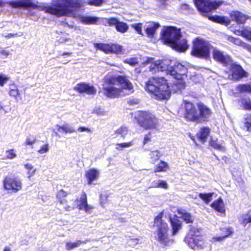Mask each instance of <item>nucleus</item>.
<instances>
[{
  "label": "nucleus",
  "instance_id": "1",
  "mask_svg": "<svg viewBox=\"0 0 251 251\" xmlns=\"http://www.w3.org/2000/svg\"><path fill=\"white\" fill-rule=\"evenodd\" d=\"M84 0H57L54 7L48 8L47 12L57 16L76 17L78 10L85 6Z\"/></svg>",
  "mask_w": 251,
  "mask_h": 251
},
{
  "label": "nucleus",
  "instance_id": "2",
  "mask_svg": "<svg viewBox=\"0 0 251 251\" xmlns=\"http://www.w3.org/2000/svg\"><path fill=\"white\" fill-rule=\"evenodd\" d=\"M185 118L191 121L201 123L207 121L212 114L211 110L201 102L196 104L185 100Z\"/></svg>",
  "mask_w": 251,
  "mask_h": 251
},
{
  "label": "nucleus",
  "instance_id": "3",
  "mask_svg": "<svg viewBox=\"0 0 251 251\" xmlns=\"http://www.w3.org/2000/svg\"><path fill=\"white\" fill-rule=\"evenodd\" d=\"M164 42L172 49L179 52H184L189 45L185 39L180 40L181 32L179 28L174 26L165 27L161 31Z\"/></svg>",
  "mask_w": 251,
  "mask_h": 251
},
{
  "label": "nucleus",
  "instance_id": "4",
  "mask_svg": "<svg viewBox=\"0 0 251 251\" xmlns=\"http://www.w3.org/2000/svg\"><path fill=\"white\" fill-rule=\"evenodd\" d=\"M145 89L153 94L156 99H167L170 97V87L167 79L163 77L150 79L146 83Z\"/></svg>",
  "mask_w": 251,
  "mask_h": 251
},
{
  "label": "nucleus",
  "instance_id": "5",
  "mask_svg": "<svg viewBox=\"0 0 251 251\" xmlns=\"http://www.w3.org/2000/svg\"><path fill=\"white\" fill-rule=\"evenodd\" d=\"M163 213L161 212L154 219V226L157 227L156 239L162 245L170 246L173 244L174 241L168 237V224L162 220Z\"/></svg>",
  "mask_w": 251,
  "mask_h": 251
},
{
  "label": "nucleus",
  "instance_id": "6",
  "mask_svg": "<svg viewBox=\"0 0 251 251\" xmlns=\"http://www.w3.org/2000/svg\"><path fill=\"white\" fill-rule=\"evenodd\" d=\"M209 43L201 38H197L193 42L191 54L197 57L206 58L210 54Z\"/></svg>",
  "mask_w": 251,
  "mask_h": 251
},
{
  "label": "nucleus",
  "instance_id": "7",
  "mask_svg": "<svg viewBox=\"0 0 251 251\" xmlns=\"http://www.w3.org/2000/svg\"><path fill=\"white\" fill-rule=\"evenodd\" d=\"M140 126L146 129L156 128L158 125L157 119L151 113L146 112H140L138 119Z\"/></svg>",
  "mask_w": 251,
  "mask_h": 251
},
{
  "label": "nucleus",
  "instance_id": "8",
  "mask_svg": "<svg viewBox=\"0 0 251 251\" xmlns=\"http://www.w3.org/2000/svg\"><path fill=\"white\" fill-rule=\"evenodd\" d=\"M184 241L192 249H202L206 246L203 237L199 235L198 231H191L185 237Z\"/></svg>",
  "mask_w": 251,
  "mask_h": 251
},
{
  "label": "nucleus",
  "instance_id": "9",
  "mask_svg": "<svg viewBox=\"0 0 251 251\" xmlns=\"http://www.w3.org/2000/svg\"><path fill=\"white\" fill-rule=\"evenodd\" d=\"M4 188L12 193H17L23 187L22 180L17 177L6 176L3 181Z\"/></svg>",
  "mask_w": 251,
  "mask_h": 251
},
{
  "label": "nucleus",
  "instance_id": "10",
  "mask_svg": "<svg viewBox=\"0 0 251 251\" xmlns=\"http://www.w3.org/2000/svg\"><path fill=\"white\" fill-rule=\"evenodd\" d=\"M220 1L215 0H195L198 9L202 12H209L217 9L220 5Z\"/></svg>",
  "mask_w": 251,
  "mask_h": 251
},
{
  "label": "nucleus",
  "instance_id": "11",
  "mask_svg": "<svg viewBox=\"0 0 251 251\" xmlns=\"http://www.w3.org/2000/svg\"><path fill=\"white\" fill-rule=\"evenodd\" d=\"M103 23L105 26H114L116 30L121 33H126L129 29L126 23L120 21L115 17L105 18Z\"/></svg>",
  "mask_w": 251,
  "mask_h": 251
},
{
  "label": "nucleus",
  "instance_id": "12",
  "mask_svg": "<svg viewBox=\"0 0 251 251\" xmlns=\"http://www.w3.org/2000/svg\"><path fill=\"white\" fill-rule=\"evenodd\" d=\"M171 70H169V75L173 78H181L185 75L187 72L186 67L179 63H176L173 66H171Z\"/></svg>",
  "mask_w": 251,
  "mask_h": 251
},
{
  "label": "nucleus",
  "instance_id": "13",
  "mask_svg": "<svg viewBox=\"0 0 251 251\" xmlns=\"http://www.w3.org/2000/svg\"><path fill=\"white\" fill-rule=\"evenodd\" d=\"M213 58L217 61L221 63L224 66H227L230 64L231 61L230 57L228 55H225L218 49L214 48L212 50Z\"/></svg>",
  "mask_w": 251,
  "mask_h": 251
},
{
  "label": "nucleus",
  "instance_id": "14",
  "mask_svg": "<svg viewBox=\"0 0 251 251\" xmlns=\"http://www.w3.org/2000/svg\"><path fill=\"white\" fill-rule=\"evenodd\" d=\"M74 90L80 93H85L87 95H95L96 89L92 85L82 82L78 83L74 87Z\"/></svg>",
  "mask_w": 251,
  "mask_h": 251
},
{
  "label": "nucleus",
  "instance_id": "15",
  "mask_svg": "<svg viewBox=\"0 0 251 251\" xmlns=\"http://www.w3.org/2000/svg\"><path fill=\"white\" fill-rule=\"evenodd\" d=\"M103 91L104 94L108 98H115L122 93V90L116 88L111 84H105L103 86Z\"/></svg>",
  "mask_w": 251,
  "mask_h": 251
},
{
  "label": "nucleus",
  "instance_id": "16",
  "mask_svg": "<svg viewBox=\"0 0 251 251\" xmlns=\"http://www.w3.org/2000/svg\"><path fill=\"white\" fill-rule=\"evenodd\" d=\"M76 203L77 208L79 210H84L86 213H90L91 210L94 208L93 207L88 204L87 197L85 193H83L80 198L79 199L76 200Z\"/></svg>",
  "mask_w": 251,
  "mask_h": 251
},
{
  "label": "nucleus",
  "instance_id": "17",
  "mask_svg": "<svg viewBox=\"0 0 251 251\" xmlns=\"http://www.w3.org/2000/svg\"><path fill=\"white\" fill-rule=\"evenodd\" d=\"M230 64L232 77L234 79L237 80L246 76V72L241 66L235 63H230Z\"/></svg>",
  "mask_w": 251,
  "mask_h": 251
},
{
  "label": "nucleus",
  "instance_id": "18",
  "mask_svg": "<svg viewBox=\"0 0 251 251\" xmlns=\"http://www.w3.org/2000/svg\"><path fill=\"white\" fill-rule=\"evenodd\" d=\"M116 81L121 85L122 89L127 90L129 91L127 94H129L133 92L132 84L126 76H119L116 77Z\"/></svg>",
  "mask_w": 251,
  "mask_h": 251
},
{
  "label": "nucleus",
  "instance_id": "19",
  "mask_svg": "<svg viewBox=\"0 0 251 251\" xmlns=\"http://www.w3.org/2000/svg\"><path fill=\"white\" fill-rule=\"evenodd\" d=\"M230 17L233 21H235L238 24H244L249 18L247 15L237 11L231 12Z\"/></svg>",
  "mask_w": 251,
  "mask_h": 251
},
{
  "label": "nucleus",
  "instance_id": "20",
  "mask_svg": "<svg viewBox=\"0 0 251 251\" xmlns=\"http://www.w3.org/2000/svg\"><path fill=\"white\" fill-rule=\"evenodd\" d=\"M157 63L159 69V71L165 72L167 75H169V70H171L170 68L172 64V61L170 59H164L162 60H158Z\"/></svg>",
  "mask_w": 251,
  "mask_h": 251
},
{
  "label": "nucleus",
  "instance_id": "21",
  "mask_svg": "<svg viewBox=\"0 0 251 251\" xmlns=\"http://www.w3.org/2000/svg\"><path fill=\"white\" fill-rule=\"evenodd\" d=\"M8 94L11 97L14 98L17 102L19 101L18 99L21 97V93L16 84L13 83L9 85Z\"/></svg>",
  "mask_w": 251,
  "mask_h": 251
},
{
  "label": "nucleus",
  "instance_id": "22",
  "mask_svg": "<svg viewBox=\"0 0 251 251\" xmlns=\"http://www.w3.org/2000/svg\"><path fill=\"white\" fill-rule=\"evenodd\" d=\"M173 85H172V90L174 92L181 91L185 87V83L183 80V77L181 78H174Z\"/></svg>",
  "mask_w": 251,
  "mask_h": 251
},
{
  "label": "nucleus",
  "instance_id": "23",
  "mask_svg": "<svg viewBox=\"0 0 251 251\" xmlns=\"http://www.w3.org/2000/svg\"><path fill=\"white\" fill-rule=\"evenodd\" d=\"M160 25L158 23H150L146 25L144 28L147 35L149 37L152 38L156 31V30L159 27Z\"/></svg>",
  "mask_w": 251,
  "mask_h": 251
},
{
  "label": "nucleus",
  "instance_id": "24",
  "mask_svg": "<svg viewBox=\"0 0 251 251\" xmlns=\"http://www.w3.org/2000/svg\"><path fill=\"white\" fill-rule=\"evenodd\" d=\"M238 104L240 108L251 110V100L249 98L243 97L238 99Z\"/></svg>",
  "mask_w": 251,
  "mask_h": 251
},
{
  "label": "nucleus",
  "instance_id": "25",
  "mask_svg": "<svg viewBox=\"0 0 251 251\" xmlns=\"http://www.w3.org/2000/svg\"><path fill=\"white\" fill-rule=\"evenodd\" d=\"M85 176L88 181V183L91 184L94 180L98 179L99 172L94 169H92L86 172Z\"/></svg>",
  "mask_w": 251,
  "mask_h": 251
},
{
  "label": "nucleus",
  "instance_id": "26",
  "mask_svg": "<svg viewBox=\"0 0 251 251\" xmlns=\"http://www.w3.org/2000/svg\"><path fill=\"white\" fill-rule=\"evenodd\" d=\"M239 221L244 226H246L248 224L251 226V209L247 213L241 215L239 218Z\"/></svg>",
  "mask_w": 251,
  "mask_h": 251
},
{
  "label": "nucleus",
  "instance_id": "27",
  "mask_svg": "<svg viewBox=\"0 0 251 251\" xmlns=\"http://www.w3.org/2000/svg\"><path fill=\"white\" fill-rule=\"evenodd\" d=\"M211 206L216 211L221 213H223L225 211L224 203L221 198H219L217 200L212 202Z\"/></svg>",
  "mask_w": 251,
  "mask_h": 251
},
{
  "label": "nucleus",
  "instance_id": "28",
  "mask_svg": "<svg viewBox=\"0 0 251 251\" xmlns=\"http://www.w3.org/2000/svg\"><path fill=\"white\" fill-rule=\"evenodd\" d=\"M209 134V129L206 127H203L201 129L200 131L197 134L198 139L202 143H204Z\"/></svg>",
  "mask_w": 251,
  "mask_h": 251
},
{
  "label": "nucleus",
  "instance_id": "29",
  "mask_svg": "<svg viewBox=\"0 0 251 251\" xmlns=\"http://www.w3.org/2000/svg\"><path fill=\"white\" fill-rule=\"evenodd\" d=\"M178 214L179 218L182 219L186 223H192L193 222L194 218L191 214L184 210L178 211Z\"/></svg>",
  "mask_w": 251,
  "mask_h": 251
},
{
  "label": "nucleus",
  "instance_id": "30",
  "mask_svg": "<svg viewBox=\"0 0 251 251\" xmlns=\"http://www.w3.org/2000/svg\"><path fill=\"white\" fill-rule=\"evenodd\" d=\"M228 41L236 45L241 46L247 50H248L251 46L250 45L243 42L239 38H234L232 36H229L228 37Z\"/></svg>",
  "mask_w": 251,
  "mask_h": 251
},
{
  "label": "nucleus",
  "instance_id": "31",
  "mask_svg": "<svg viewBox=\"0 0 251 251\" xmlns=\"http://www.w3.org/2000/svg\"><path fill=\"white\" fill-rule=\"evenodd\" d=\"M56 126L59 132H62L66 134L72 133L76 131L73 126L68 124H65L62 126L56 125Z\"/></svg>",
  "mask_w": 251,
  "mask_h": 251
},
{
  "label": "nucleus",
  "instance_id": "32",
  "mask_svg": "<svg viewBox=\"0 0 251 251\" xmlns=\"http://www.w3.org/2000/svg\"><path fill=\"white\" fill-rule=\"evenodd\" d=\"M16 7H28L33 5L32 0H17L13 2Z\"/></svg>",
  "mask_w": 251,
  "mask_h": 251
},
{
  "label": "nucleus",
  "instance_id": "33",
  "mask_svg": "<svg viewBox=\"0 0 251 251\" xmlns=\"http://www.w3.org/2000/svg\"><path fill=\"white\" fill-rule=\"evenodd\" d=\"M170 221L172 226L173 234L175 235L181 227L180 222L176 218H170Z\"/></svg>",
  "mask_w": 251,
  "mask_h": 251
},
{
  "label": "nucleus",
  "instance_id": "34",
  "mask_svg": "<svg viewBox=\"0 0 251 251\" xmlns=\"http://www.w3.org/2000/svg\"><path fill=\"white\" fill-rule=\"evenodd\" d=\"M223 231L226 232V234L222 236L214 237L212 238V241L215 242L218 241L221 242L223 241L225 238L228 237L232 233V229L231 227L224 228Z\"/></svg>",
  "mask_w": 251,
  "mask_h": 251
},
{
  "label": "nucleus",
  "instance_id": "35",
  "mask_svg": "<svg viewBox=\"0 0 251 251\" xmlns=\"http://www.w3.org/2000/svg\"><path fill=\"white\" fill-rule=\"evenodd\" d=\"M168 168L167 163L163 161L160 162L156 165L155 167V172H165Z\"/></svg>",
  "mask_w": 251,
  "mask_h": 251
},
{
  "label": "nucleus",
  "instance_id": "36",
  "mask_svg": "<svg viewBox=\"0 0 251 251\" xmlns=\"http://www.w3.org/2000/svg\"><path fill=\"white\" fill-rule=\"evenodd\" d=\"M213 193H199V197L201 198L205 203L208 204L212 199Z\"/></svg>",
  "mask_w": 251,
  "mask_h": 251
},
{
  "label": "nucleus",
  "instance_id": "37",
  "mask_svg": "<svg viewBox=\"0 0 251 251\" xmlns=\"http://www.w3.org/2000/svg\"><path fill=\"white\" fill-rule=\"evenodd\" d=\"M168 187L167 183L162 180H158L154 181L151 183V187L153 188H160L163 189H167Z\"/></svg>",
  "mask_w": 251,
  "mask_h": 251
},
{
  "label": "nucleus",
  "instance_id": "38",
  "mask_svg": "<svg viewBox=\"0 0 251 251\" xmlns=\"http://www.w3.org/2000/svg\"><path fill=\"white\" fill-rule=\"evenodd\" d=\"M95 47L106 53H110L111 44L98 43L95 44Z\"/></svg>",
  "mask_w": 251,
  "mask_h": 251
},
{
  "label": "nucleus",
  "instance_id": "39",
  "mask_svg": "<svg viewBox=\"0 0 251 251\" xmlns=\"http://www.w3.org/2000/svg\"><path fill=\"white\" fill-rule=\"evenodd\" d=\"M128 130L127 127L122 126L115 131V134L116 136L121 135L124 139L125 138L128 133Z\"/></svg>",
  "mask_w": 251,
  "mask_h": 251
},
{
  "label": "nucleus",
  "instance_id": "40",
  "mask_svg": "<svg viewBox=\"0 0 251 251\" xmlns=\"http://www.w3.org/2000/svg\"><path fill=\"white\" fill-rule=\"evenodd\" d=\"M81 240H77L75 242H67L66 244V249L67 250H72L74 248L79 247L81 244L85 243Z\"/></svg>",
  "mask_w": 251,
  "mask_h": 251
},
{
  "label": "nucleus",
  "instance_id": "41",
  "mask_svg": "<svg viewBox=\"0 0 251 251\" xmlns=\"http://www.w3.org/2000/svg\"><path fill=\"white\" fill-rule=\"evenodd\" d=\"M161 156V154L158 150L151 151L150 153V159L152 163H154L157 160H159Z\"/></svg>",
  "mask_w": 251,
  "mask_h": 251
},
{
  "label": "nucleus",
  "instance_id": "42",
  "mask_svg": "<svg viewBox=\"0 0 251 251\" xmlns=\"http://www.w3.org/2000/svg\"><path fill=\"white\" fill-rule=\"evenodd\" d=\"M17 154L14 149H10L5 152V155L2 157L3 159H13L16 157Z\"/></svg>",
  "mask_w": 251,
  "mask_h": 251
},
{
  "label": "nucleus",
  "instance_id": "43",
  "mask_svg": "<svg viewBox=\"0 0 251 251\" xmlns=\"http://www.w3.org/2000/svg\"><path fill=\"white\" fill-rule=\"evenodd\" d=\"M243 123L244 127L246 128V130L249 131H251V115H246Z\"/></svg>",
  "mask_w": 251,
  "mask_h": 251
},
{
  "label": "nucleus",
  "instance_id": "44",
  "mask_svg": "<svg viewBox=\"0 0 251 251\" xmlns=\"http://www.w3.org/2000/svg\"><path fill=\"white\" fill-rule=\"evenodd\" d=\"M209 19L214 22H216L219 23H225L227 25L229 23V21L228 19L219 16L211 17Z\"/></svg>",
  "mask_w": 251,
  "mask_h": 251
},
{
  "label": "nucleus",
  "instance_id": "45",
  "mask_svg": "<svg viewBox=\"0 0 251 251\" xmlns=\"http://www.w3.org/2000/svg\"><path fill=\"white\" fill-rule=\"evenodd\" d=\"M209 145L211 147L215 149L224 151L225 150L224 147L220 144L217 142V140L211 139L209 142Z\"/></svg>",
  "mask_w": 251,
  "mask_h": 251
},
{
  "label": "nucleus",
  "instance_id": "46",
  "mask_svg": "<svg viewBox=\"0 0 251 251\" xmlns=\"http://www.w3.org/2000/svg\"><path fill=\"white\" fill-rule=\"evenodd\" d=\"M110 53L119 54L122 52V46L118 44H111Z\"/></svg>",
  "mask_w": 251,
  "mask_h": 251
},
{
  "label": "nucleus",
  "instance_id": "47",
  "mask_svg": "<svg viewBox=\"0 0 251 251\" xmlns=\"http://www.w3.org/2000/svg\"><path fill=\"white\" fill-rule=\"evenodd\" d=\"M133 141H131L127 143H123L120 144H117L116 145L115 149L117 150H121L123 148H129L133 145Z\"/></svg>",
  "mask_w": 251,
  "mask_h": 251
},
{
  "label": "nucleus",
  "instance_id": "48",
  "mask_svg": "<svg viewBox=\"0 0 251 251\" xmlns=\"http://www.w3.org/2000/svg\"><path fill=\"white\" fill-rule=\"evenodd\" d=\"M237 90L241 93L251 92V85L248 84L239 85Z\"/></svg>",
  "mask_w": 251,
  "mask_h": 251
},
{
  "label": "nucleus",
  "instance_id": "49",
  "mask_svg": "<svg viewBox=\"0 0 251 251\" xmlns=\"http://www.w3.org/2000/svg\"><path fill=\"white\" fill-rule=\"evenodd\" d=\"M81 21L86 24H94L97 21V18L92 17H82Z\"/></svg>",
  "mask_w": 251,
  "mask_h": 251
},
{
  "label": "nucleus",
  "instance_id": "50",
  "mask_svg": "<svg viewBox=\"0 0 251 251\" xmlns=\"http://www.w3.org/2000/svg\"><path fill=\"white\" fill-rule=\"evenodd\" d=\"M25 167L28 171L27 174L29 178L33 176L36 172V169L33 168V167L31 164H26L25 165Z\"/></svg>",
  "mask_w": 251,
  "mask_h": 251
},
{
  "label": "nucleus",
  "instance_id": "51",
  "mask_svg": "<svg viewBox=\"0 0 251 251\" xmlns=\"http://www.w3.org/2000/svg\"><path fill=\"white\" fill-rule=\"evenodd\" d=\"M131 26L138 34L143 35V33L142 32V24L135 23L132 24Z\"/></svg>",
  "mask_w": 251,
  "mask_h": 251
},
{
  "label": "nucleus",
  "instance_id": "52",
  "mask_svg": "<svg viewBox=\"0 0 251 251\" xmlns=\"http://www.w3.org/2000/svg\"><path fill=\"white\" fill-rule=\"evenodd\" d=\"M243 37L251 41V28L246 27L243 28Z\"/></svg>",
  "mask_w": 251,
  "mask_h": 251
},
{
  "label": "nucleus",
  "instance_id": "53",
  "mask_svg": "<svg viewBox=\"0 0 251 251\" xmlns=\"http://www.w3.org/2000/svg\"><path fill=\"white\" fill-rule=\"evenodd\" d=\"M36 138L35 136L29 135L27 136L25 141V145L32 146L36 142Z\"/></svg>",
  "mask_w": 251,
  "mask_h": 251
},
{
  "label": "nucleus",
  "instance_id": "54",
  "mask_svg": "<svg viewBox=\"0 0 251 251\" xmlns=\"http://www.w3.org/2000/svg\"><path fill=\"white\" fill-rule=\"evenodd\" d=\"M19 34L18 33H2L1 34L2 36L5 37L6 39H10L13 37H17V36H21L23 35L22 33H20Z\"/></svg>",
  "mask_w": 251,
  "mask_h": 251
},
{
  "label": "nucleus",
  "instance_id": "55",
  "mask_svg": "<svg viewBox=\"0 0 251 251\" xmlns=\"http://www.w3.org/2000/svg\"><path fill=\"white\" fill-rule=\"evenodd\" d=\"M49 145L48 144H45L44 145H42L41 147L40 150L38 151V152L40 154H44L45 153H47L49 151Z\"/></svg>",
  "mask_w": 251,
  "mask_h": 251
},
{
  "label": "nucleus",
  "instance_id": "56",
  "mask_svg": "<svg viewBox=\"0 0 251 251\" xmlns=\"http://www.w3.org/2000/svg\"><path fill=\"white\" fill-rule=\"evenodd\" d=\"M157 61L154 62L153 63H151L150 67V71L152 73H156V72H159V69L158 67Z\"/></svg>",
  "mask_w": 251,
  "mask_h": 251
},
{
  "label": "nucleus",
  "instance_id": "57",
  "mask_svg": "<svg viewBox=\"0 0 251 251\" xmlns=\"http://www.w3.org/2000/svg\"><path fill=\"white\" fill-rule=\"evenodd\" d=\"M124 62L131 66H135L138 64L137 59L136 58H127L124 60Z\"/></svg>",
  "mask_w": 251,
  "mask_h": 251
},
{
  "label": "nucleus",
  "instance_id": "58",
  "mask_svg": "<svg viewBox=\"0 0 251 251\" xmlns=\"http://www.w3.org/2000/svg\"><path fill=\"white\" fill-rule=\"evenodd\" d=\"M93 113L98 116H104L106 114V112L100 108H96L94 109Z\"/></svg>",
  "mask_w": 251,
  "mask_h": 251
},
{
  "label": "nucleus",
  "instance_id": "59",
  "mask_svg": "<svg viewBox=\"0 0 251 251\" xmlns=\"http://www.w3.org/2000/svg\"><path fill=\"white\" fill-rule=\"evenodd\" d=\"M8 79V78L5 75H0V86H3Z\"/></svg>",
  "mask_w": 251,
  "mask_h": 251
},
{
  "label": "nucleus",
  "instance_id": "60",
  "mask_svg": "<svg viewBox=\"0 0 251 251\" xmlns=\"http://www.w3.org/2000/svg\"><path fill=\"white\" fill-rule=\"evenodd\" d=\"M90 5H99L102 2V0H88Z\"/></svg>",
  "mask_w": 251,
  "mask_h": 251
},
{
  "label": "nucleus",
  "instance_id": "61",
  "mask_svg": "<svg viewBox=\"0 0 251 251\" xmlns=\"http://www.w3.org/2000/svg\"><path fill=\"white\" fill-rule=\"evenodd\" d=\"M0 54L6 57L10 54V52L7 50H0Z\"/></svg>",
  "mask_w": 251,
  "mask_h": 251
},
{
  "label": "nucleus",
  "instance_id": "62",
  "mask_svg": "<svg viewBox=\"0 0 251 251\" xmlns=\"http://www.w3.org/2000/svg\"><path fill=\"white\" fill-rule=\"evenodd\" d=\"M151 135L150 134L145 135L144 137V141H143L144 145H145L149 141H150L151 140Z\"/></svg>",
  "mask_w": 251,
  "mask_h": 251
},
{
  "label": "nucleus",
  "instance_id": "63",
  "mask_svg": "<svg viewBox=\"0 0 251 251\" xmlns=\"http://www.w3.org/2000/svg\"><path fill=\"white\" fill-rule=\"evenodd\" d=\"M66 196V193L62 190L59 191L57 194V197L59 199H60L61 197H65Z\"/></svg>",
  "mask_w": 251,
  "mask_h": 251
},
{
  "label": "nucleus",
  "instance_id": "64",
  "mask_svg": "<svg viewBox=\"0 0 251 251\" xmlns=\"http://www.w3.org/2000/svg\"><path fill=\"white\" fill-rule=\"evenodd\" d=\"M78 130L80 132H83V131H87V132H90V129L87 127H85L84 126L82 127H79L78 129Z\"/></svg>",
  "mask_w": 251,
  "mask_h": 251
}]
</instances>
